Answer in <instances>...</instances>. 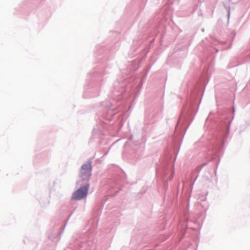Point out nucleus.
<instances>
[{
    "instance_id": "1",
    "label": "nucleus",
    "mask_w": 250,
    "mask_h": 250,
    "mask_svg": "<svg viewBox=\"0 0 250 250\" xmlns=\"http://www.w3.org/2000/svg\"><path fill=\"white\" fill-rule=\"evenodd\" d=\"M89 185L85 187L80 188L76 190L72 196V199L75 200H81L87 196Z\"/></svg>"
},
{
    "instance_id": "2",
    "label": "nucleus",
    "mask_w": 250,
    "mask_h": 250,
    "mask_svg": "<svg viewBox=\"0 0 250 250\" xmlns=\"http://www.w3.org/2000/svg\"><path fill=\"white\" fill-rule=\"evenodd\" d=\"M91 166L90 164H84L81 170V176L83 180H88L91 176Z\"/></svg>"
}]
</instances>
